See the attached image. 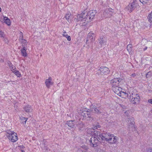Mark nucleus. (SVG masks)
<instances>
[{"label":"nucleus","instance_id":"1","mask_svg":"<svg viewBox=\"0 0 152 152\" xmlns=\"http://www.w3.org/2000/svg\"><path fill=\"white\" fill-rule=\"evenodd\" d=\"M96 12L95 10H91L86 14L82 12L81 14L78 15L74 20L75 21H80V23L84 26L94 19Z\"/></svg>","mask_w":152,"mask_h":152},{"label":"nucleus","instance_id":"2","mask_svg":"<svg viewBox=\"0 0 152 152\" xmlns=\"http://www.w3.org/2000/svg\"><path fill=\"white\" fill-rule=\"evenodd\" d=\"M95 135L97 137L99 140L106 141L107 142L111 141V137H113V134L109 133H106L102 134L99 131L95 132Z\"/></svg>","mask_w":152,"mask_h":152},{"label":"nucleus","instance_id":"3","mask_svg":"<svg viewBox=\"0 0 152 152\" xmlns=\"http://www.w3.org/2000/svg\"><path fill=\"white\" fill-rule=\"evenodd\" d=\"M128 98L131 102L134 104H138L140 100V97L135 91H131L129 92Z\"/></svg>","mask_w":152,"mask_h":152},{"label":"nucleus","instance_id":"4","mask_svg":"<svg viewBox=\"0 0 152 152\" xmlns=\"http://www.w3.org/2000/svg\"><path fill=\"white\" fill-rule=\"evenodd\" d=\"M112 90L115 94L123 98L129 97V94L126 93L125 90L118 86L112 88Z\"/></svg>","mask_w":152,"mask_h":152},{"label":"nucleus","instance_id":"5","mask_svg":"<svg viewBox=\"0 0 152 152\" xmlns=\"http://www.w3.org/2000/svg\"><path fill=\"white\" fill-rule=\"evenodd\" d=\"M6 136L12 142H16L18 140L17 134L13 131L8 130L7 132Z\"/></svg>","mask_w":152,"mask_h":152},{"label":"nucleus","instance_id":"6","mask_svg":"<svg viewBox=\"0 0 152 152\" xmlns=\"http://www.w3.org/2000/svg\"><path fill=\"white\" fill-rule=\"evenodd\" d=\"M123 80L121 78H115L110 80V84L112 86V88L113 87L118 86L121 85Z\"/></svg>","mask_w":152,"mask_h":152},{"label":"nucleus","instance_id":"7","mask_svg":"<svg viewBox=\"0 0 152 152\" xmlns=\"http://www.w3.org/2000/svg\"><path fill=\"white\" fill-rule=\"evenodd\" d=\"M99 140L96 136L92 137L89 140L90 145L92 147H96L99 144Z\"/></svg>","mask_w":152,"mask_h":152},{"label":"nucleus","instance_id":"8","mask_svg":"<svg viewBox=\"0 0 152 152\" xmlns=\"http://www.w3.org/2000/svg\"><path fill=\"white\" fill-rule=\"evenodd\" d=\"M110 70L108 68L105 66H102L98 71V75H105L109 73Z\"/></svg>","mask_w":152,"mask_h":152},{"label":"nucleus","instance_id":"9","mask_svg":"<svg viewBox=\"0 0 152 152\" xmlns=\"http://www.w3.org/2000/svg\"><path fill=\"white\" fill-rule=\"evenodd\" d=\"M137 5L136 0H134L132 2L127 6L126 7V10L128 11L129 12H131L135 9L137 6Z\"/></svg>","mask_w":152,"mask_h":152},{"label":"nucleus","instance_id":"10","mask_svg":"<svg viewBox=\"0 0 152 152\" xmlns=\"http://www.w3.org/2000/svg\"><path fill=\"white\" fill-rule=\"evenodd\" d=\"M96 37L95 34L92 32H90L88 34L86 41H89L90 42H93L95 41Z\"/></svg>","mask_w":152,"mask_h":152},{"label":"nucleus","instance_id":"11","mask_svg":"<svg viewBox=\"0 0 152 152\" xmlns=\"http://www.w3.org/2000/svg\"><path fill=\"white\" fill-rule=\"evenodd\" d=\"M112 14V9L111 8L106 9L104 13V15L107 18L110 17Z\"/></svg>","mask_w":152,"mask_h":152},{"label":"nucleus","instance_id":"12","mask_svg":"<svg viewBox=\"0 0 152 152\" xmlns=\"http://www.w3.org/2000/svg\"><path fill=\"white\" fill-rule=\"evenodd\" d=\"M80 115L84 117L90 118V112L85 109L80 112Z\"/></svg>","mask_w":152,"mask_h":152},{"label":"nucleus","instance_id":"13","mask_svg":"<svg viewBox=\"0 0 152 152\" xmlns=\"http://www.w3.org/2000/svg\"><path fill=\"white\" fill-rule=\"evenodd\" d=\"M100 128V126L99 125H98L97 126H96L95 127H94V129H88L87 132L88 134H89L90 135H94L95 136H96L95 135V133L96 132H98V131H94V130L95 129H96L97 128Z\"/></svg>","mask_w":152,"mask_h":152},{"label":"nucleus","instance_id":"14","mask_svg":"<svg viewBox=\"0 0 152 152\" xmlns=\"http://www.w3.org/2000/svg\"><path fill=\"white\" fill-rule=\"evenodd\" d=\"M52 79L51 77H50L48 79H46L45 82V84L47 87L49 88L50 85L53 84V83L51 81Z\"/></svg>","mask_w":152,"mask_h":152},{"label":"nucleus","instance_id":"15","mask_svg":"<svg viewBox=\"0 0 152 152\" xmlns=\"http://www.w3.org/2000/svg\"><path fill=\"white\" fill-rule=\"evenodd\" d=\"M99 43L101 45L104 44L106 42V39L104 36L101 37L99 39Z\"/></svg>","mask_w":152,"mask_h":152},{"label":"nucleus","instance_id":"16","mask_svg":"<svg viewBox=\"0 0 152 152\" xmlns=\"http://www.w3.org/2000/svg\"><path fill=\"white\" fill-rule=\"evenodd\" d=\"M75 123H76L75 120H71L68 121L66 122L67 124L71 127H73L74 126Z\"/></svg>","mask_w":152,"mask_h":152},{"label":"nucleus","instance_id":"17","mask_svg":"<svg viewBox=\"0 0 152 152\" xmlns=\"http://www.w3.org/2000/svg\"><path fill=\"white\" fill-rule=\"evenodd\" d=\"M24 109L25 111L27 113L31 112L32 111V109L31 108V106L29 105L26 106L24 107Z\"/></svg>","mask_w":152,"mask_h":152},{"label":"nucleus","instance_id":"18","mask_svg":"<svg viewBox=\"0 0 152 152\" xmlns=\"http://www.w3.org/2000/svg\"><path fill=\"white\" fill-rule=\"evenodd\" d=\"M111 138L110 142H108L109 143L111 144H115L116 143L117 141V137L114 136L113 135V137H111Z\"/></svg>","mask_w":152,"mask_h":152},{"label":"nucleus","instance_id":"19","mask_svg":"<svg viewBox=\"0 0 152 152\" xmlns=\"http://www.w3.org/2000/svg\"><path fill=\"white\" fill-rule=\"evenodd\" d=\"M26 48L25 47H23V48L21 50V53L23 56L24 57L27 56V54L26 52Z\"/></svg>","mask_w":152,"mask_h":152},{"label":"nucleus","instance_id":"20","mask_svg":"<svg viewBox=\"0 0 152 152\" xmlns=\"http://www.w3.org/2000/svg\"><path fill=\"white\" fill-rule=\"evenodd\" d=\"M4 22L7 25L10 26L11 25V21L7 17H4Z\"/></svg>","mask_w":152,"mask_h":152},{"label":"nucleus","instance_id":"21","mask_svg":"<svg viewBox=\"0 0 152 152\" xmlns=\"http://www.w3.org/2000/svg\"><path fill=\"white\" fill-rule=\"evenodd\" d=\"M91 110L92 112L95 113L100 114L101 113L100 111L97 109L96 108H91Z\"/></svg>","mask_w":152,"mask_h":152},{"label":"nucleus","instance_id":"22","mask_svg":"<svg viewBox=\"0 0 152 152\" xmlns=\"http://www.w3.org/2000/svg\"><path fill=\"white\" fill-rule=\"evenodd\" d=\"M127 49L129 54H132V45L131 44L128 45L127 47Z\"/></svg>","mask_w":152,"mask_h":152},{"label":"nucleus","instance_id":"23","mask_svg":"<svg viewBox=\"0 0 152 152\" xmlns=\"http://www.w3.org/2000/svg\"><path fill=\"white\" fill-rule=\"evenodd\" d=\"M128 121H130L132 126H133L134 123V118L132 117H129L128 118Z\"/></svg>","mask_w":152,"mask_h":152},{"label":"nucleus","instance_id":"24","mask_svg":"<svg viewBox=\"0 0 152 152\" xmlns=\"http://www.w3.org/2000/svg\"><path fill=\"white\" fill-rule=\"evenodd\" d=\"M27 120V118L23 117H21L20 118V121L22 123L25 124L26 123V121Z\"/></svg>","mask_w":152,"mask_h":152},{"label":"nucleus","instance_id":"25","mask_svg":"<svg viewBox=\"0 0 152 152\" xmlns=\"http://www.w3.org/2000/svg\"><path fill=\"white\" fill-rule=\"evenodd\" d=\"M21 43L23 47H25L26 46L27 44V42L24 39H22L21 41Z\"/></svg>","mask_w":152,"mask_h":152},{"label":"nucleus","instance_id":"26","mask_svg":"<svg viewBox=\"0 0 152 152\" xmlns=\"http://www.w3.org/2000/svg\"><path fill=\"white\" fill-rule=\"evenodd\" d=\"M9 66L10 69L13 72V71H15L16 70V68L15 67L13 66L11 63L9 64Z\"/></svg>","mask_w":152,"mask_h":152},{"label":"nucleus","instance_id":"27","mask_svg":"<svg viewBox=\"0 0 152 152\" xmlns=\"http://www.w3.org/2000/svg\"><path fill=\"white\" fill-rule=\"evenodd\" d=\"M62 35L65 37L67 39V40L68 41H70L71 40V38L70 36H68L66 34H62Z\"/></svg>","mask_w":152,"mask_h":152},{"label":"nucleus","instance_id":"28","mask_svg":"<svg viewBox=\"0 0 152 152\" xmlns=\"http://www.w3.org/2000/svg\"><path fill=\"white\" fill-rule=\"evenodd\" d=\"M84 124L82 123H80L77 125L78 127L79 130H81L82 128H83L84 127Z\"/></svg>","mask_w":152,"mask_h":152},{"label":"nucleus","instance_id":"29","mask_svg":"<svg viewBox=\"0 0 152 152\" xmlns=\"http://www.w3.org/2000/svg\"><path fill=\"white\" fill-rule=\"evenodd\" d=\"M13 72L18 77H20V74L18 71H16V70L15 71H13Z\"/></svg>","mask_w":152,"mask_h":152},{"label":"nucleus","instance_id":"30","mask_svg":"<svg viewBox=\"0 0 152 152\" xmlns=\"http://www.w3.org/2000/svg\"><path fill=\"white\" fill-rule=\"evenodd\" d=\"M152 73L151 71L148 72L146 75V77L147 78H149L152 76Z\"/></svg>","mask_w":152,"mask_h":152},{"label":"nucleus","instance_id":"31","mask_svg":"<svg viewBox=\"0 0 152 152\" xmlns=\"http://www.w3.org/2000/svg\"><path fill=\"white\" fill-rule=\"evenodd\" d=\"M148 19L149 20V21L150 22H152V12L148 15Z\"/></svg>","mask_w":152,"mask_h":152},{"label":"nucleus","instance_id":"32","mask_svg":"<svg viewBox=\"0 0 152 152\" xmlns=\"http://www.w3.org/2000/svg\"><path fill=\"white\" fill-rule=\"evenodd\" d=\"M70 15L71 14L70 13H68L66 14L65 18H66V20L68 21L69 20V18Z\"/></svg>","mask_w":152,"mask_h":152},{"label":"nucleus","instance_id":"33","mask_svg":"<svg viewBox=\"0 0 152 152\" xmlns=\"http://www.w3.org/2000/svg\"><path fill=\"white\" fill-rule=\"evenodd\" d=\"M140 1L144 4H146L148 3L149 1L150 0H139Z\"/></svg>","mask_w":152,"mask_h":152},{"label":"nucleus","instance_id":"34","mask_svg":"<svg viewBox=\"0 0 152 152\" xmlns=\"http://www.w3.org/2000/svg\"><path fill=\"white\" fill-rule=\"evenodd\" d=\"M4 34L2 31H0V37H4Z\"/></svg>","mask_w":152,"mask_h":152},{"label":"nucleus","instance_id":"35","mask_svg":"<svg viewBox=\"0 0 152 152\" xmlns=\"http://www.w3.org/2000/svg\"><path fill=\"white\" fill-rule=\"evenodd\" d=\"M12 84H15L16 85L17 84V81H12Z\"/></svg>","mask_w":152,"mask_h":152},{"label":"nucleus","instance_id":"36","mask_svg":"<svg viewBox=\"0 0 152 152\" xmlns=\"http://www.w3.org/2000/svg\"><path fill=\"white\" fill-rule=\"evenodd\" d=\"M130 76H131L132 77H134L136 76V75L135 73H133L130 75Z\"/></svg>","mask_w":152,"mask_h":152},{"label":"nucleus","instance_id":"37","mask_svg":"<svg viewBox=\"0 0 152 152\" xmlns=\"http://www.w3.org/2000/svg\"><path fill=\"white\" fill-rule=\"evenodd\" d=\"M148 102L152 104V99H149L148 100Z\"/></svg>","mask_w":152,"mask_h":152},{"label":"nucleus","instance_id":"38","mask_svg":"<svg viewBox=\"0 0 152 152\" xmlns=\"http://www.w3.org/2000/svg\"><path fill=\"white\" fill-rule=\"evenodd\" d=\"M23 36H20V37H19V40H21V41H22V39H23Z\"/></svg>","mask_w":152,"mask_h":152},{"label":"nucleus","instance_id":"39","mask_svg":"<svg viewBox=\"0 0 152 152\" xmlns=\"http://www.w3.org/2000/svg\"><path fill=\"white\" fill-rule=\"evenodd\" d=\"M23 36H20V37H19V40H21V41H22V39H23Z\"/></svg>","mask_w":152,"mask_h":152},{"label":"nucleus","instance_id":"40","mask_svg":"<svg viewBox=\"0 0 152 152\" xmlns=\"http://www.w3.org/2000/svg\"><path fill=\"white\" fill-rule=\"evenodd\" d=\"M147 152H152V149H149L147 151Z\"/></svg>","mask_w":152,"mask_h":152},{"label":"nucleus","instance_id":"41","mask_svg":"<svg viewBox=\"0 0 152 152\" xmlns=\"http://www.w3.org/2000/svg\"><path fill=\"white\" fill-rule=\"evenodd\" d=\"M19 147H20L21 148H25V147L23 145H21L19 146Z\"/></svg>","mask_w":152,"mask_h":152},{"label":"nucleus","instance_id":"42","mask_svg":"<svg viewBox=\"0 0 152 152\" xmlns=\"http://www.w3.org/2000/svg\"><path fill=\"white\" fill-rule=\"evenodd\" d=\"M20 36H23V34L22 32H20Z\"/></svg>","mask_w":152,"mask_h":152},{"label":"nucleus","instance_id":"43","mask_svg":"<svg viewBox=\"0 0 152 152\" xmlns=\"http://www.w3.org/2000/svg\"><path fill=\"white\" fill-rule=\"evenodd\" d=\"M147 47H146L145 48H144L143 49V50H144V51H145V50H147Z\"/></svg>","mask_w":152,"mask_h":152},{"label":"nucleus","instance_id":"44","mask_svg":"<svg viewBox=\"0 0 152 152\" xmlns=\"http://www.w3.org/2000/svg\"><path fill=\"white\" fill-rule=\"evenodd\" d=\"M82 148H84L85 149H86L87 148V147H86L85 146H82Z\"/></svg>","mask_w":152,"mask_h":152},{"label":"nucleus","instance_id":"45","mask_svg":"<svg viewBox=\"0 0 152 152\" xmlns=\"http://www.w3.org/2000/svg\"><path fill=\"white\" fill-rule=\"evenodd\" d=\"M63 34H66V31H65L63 30Z\"/></svg>","mask_w":152,"mask_h":152},{"label":"nucleus","instance_id":"46","mask_svg":"<svg viewBox=\"0 0 152 152\" xmlns=\"http://www.w3.org/2000/svg\"><path fill=\"white\" fill-rule=\"evenodd\" d=\"M121 107L123 108H125V106H124V105H121Z\"/></svg>","mask_w":152,"mask_h":152},{"label":"nucleus","instance_id":"47","mask_svg":"<svg viewBox=\"0 0 152 152\" xmlns=\"http://www.w3.org/2000/svg\"><path fill=\"white\" fill-rule=\"evenodd\" d=\"M21 152H25L23 150H21Z\"/></svg>","mask_w":152,"mask_h":152},{"label":"nucleus","instance_id":"48","mask_svg":"<svg viewBox=\"0 0 152 152\" xmlns=\"http://www.w3.org/2000/svg\"><path fill=\"white\" fill-rule=\"evenodd\" d=\"M1 8L0 7V12H1Z\"/></svg>","mask_w":152,"mask_h":152}]
</instances>
